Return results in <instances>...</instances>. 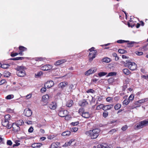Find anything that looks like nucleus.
I'll return each mask as SVG.
<instances>
[{"label": "nucleus", "mask_w": 148, "mask_h": 148, "mask_svg": "<svg viewBox=\"0 0 148 148\" xmlns=\"http://www.w3.org/2000/svg\"><path fill=\"white\" fill-rule=\"evenodd\" d=\"M101 130L99 128L94 129L87 131L85 134L92 139H95L99 136Z\"/></svg>", "instance_id": "f257e3e1"}, {"label": "nucleus", "mask_w": 148, "mask_h": 148, "mask_svg": "<svg viewBox=\"0 0 148 148\" xmlns=\"http://www.w3.org/2000/svg\"><path fill=\"white\" fill-rule=\"evenodd\" d=\"M25 68L22 66H18L16 69L17 70L16 72L17 75L19 77H23L26 75V73L24 71Z\"/></svg>", "instance_id": "f03ea898"}, {"label": "nucleus", "mask_w": 148, "mask_h": 148, "mask_svg": "<svg viewBox=\"0 0 148 148\" xmlns=\"http://www.w3.org/2000/svg\"><path fill=\"white\" fill-rule=\"evenodd\" d=\"M123 62L130 70L134 71L136 69L137 65L134 62H130L129 60H126L125 63Z\"/></svg>", "instance_id": "7ed1b4c3"}, {"label": "nucleus", "mask_w": 148, "mask_h": 148, "mask_svg": "<svg viewBox=\"0 0 148 148\" xmlns=\"http://www.w3.org/2000/svg\"><path fill=\"white\" fill-rule=\"evenodd\" d=\"M148 125V119L145 120L140 122L137 124L135 129L138 130L142 128L144 126H146Z\"/></svg>", "instance_id": "20e7f679"}, {"label": "nucleus", "mask_w": 148, "mask_h": 148, "mask_svg": "<svg viewBox=\"0 0 148 148\" xmlns=\"http://www.w3.org/2000/svg\"><path fill=\"white\" fill-rule=\"evenodd\" d=\"M12 123H10L9 121H6L5 119L3 120L2 122V125L8 129H10L12 127Z\"/></svg>", "instance_id": "39448f33"}, {"label": "nucleus", "mask_w": 148, "mask_h": 148, "mask_svg": "<svg viewBox=\"0 0 148 148\" xmlns=\"http://www.w3.org/2000/svg\"><path fill=\"white\" fill-rule=\"evenodd\" d=\"M68 112L66 110H60L59 111L58 115L61 117H65V119H66L67 116H66L68 114Z\"/></svg>", "instance_id": "423d86ee"}, {"label": "nucleus", "mask_w": 148, "mask_h": 148, "mask_svg": "<svg viewBox=\"0 0 148 148\" xmlns=\"http://www.w3.org/2000/svg\"><path fill=\"white\" fill-rule=\"evenodd\" d=\"M97 53L96 51H94L90 52L88 55L89 60L90 61H91L95 57V55Z\"/></svg>", "instance_id": "0eeeda50"}, {"label": "nucleus", "mask_w": 148, "mask_h": 148, "mask_svg": "<svg viewBox=\"0 0 148 148\" xmlns=\"http://www.w3.org/2000/svg\"><path fill=\"white\" fill-rule=\"evenodd\" d=\"M24 113L25 116L29 117L32 115V111L29 108H26L24 110Z\"/></svg>", "instance_id": "6e6552de"}, {"label": "nucleus", "mask_w": 148, "mask_h": 148, "mask_svg": "<svg viewBox=\"0 0 148 148\" xmlns=\"http://www.w3.org/2000/svg\"><path fill=\"white\" fill-rule=\"evenodd\" d=\"M12 127L13 130L15 132H17L20 130V127L19 125L15 123H13L12 124Z\"/></svg>", "instance_id": "1a4fd4ad"}, {"label": "nucleus", "mask_w": 148, "mask_h": 148, "mask_svg": "<svg viewBox=\"0 0 148 148\" xmlns=\"http://www.w3.org/2000/svg\"><path fill=\"white\" fill-rule=\"evenodd\" d=\"M96 71V68H92L85 73V75H89L90 74L94 73Z\"/></svg>", "instance_id": "9d476101"}, {"label": "nucleus", "mask_w": 148, "mask_h": 148, "mask_svg": "<svg viewBox=\"0 0 148 148\" xmlns=\"http://www.w3.org/2000/svg\"><path fill=\"white\" fill-rule=\"evenodd\" d=\"M52 66L50 64H47L41 67V69L44 71H48L51 69Z\"/></svg>", "instance_id": "9b49d317"}, {"label": "nucleus", "mask_w": 148, "mask_h": 148, "mask_svg": "<svg viewBox=\"0 0 148 148\" xmlns=\"http://www.w3.org/2000/svg\"><path fill=\"white\" fill-rule=\"evenodd\" d=\"M97 148H112L111 145H108L106 143H102L98 145Z\"/></svg>", "instance_id": "f8f14e48"}, {"label": "nucleus", "mask_w": 148, "mask_h": 148, "mask_svg": "<svg viewBox=\"0 0 148 148\" xmlns=\"http://www.w3.org/2000/svg\"><path fill=\"white\" fill-rule=\"evenodd\" d=\"M54 85V83L52 81H47L45 84V86L47 88H49Z\"/></svg>", "instance_id": "ddd939ff"}, {"label": "nucleus", "mask_w": 148, "mask_h": 148, "mask_svg": "<svg viewBox=\"0 0 148 148\" xmlns=\"http://www.w3.org/2000/svg\"><path fill=\"white\" fill-rule=\"evenodd\" d=\"M113 107V105L109 104L107 105H104V107L103 110L104 111L108 110L112 108Z\"/></svg>", "instance_id": "4468645a"}, {"label": "nucleus", "mask_w": 148, "mask_h": 148, "mask_svg": "<svg viewBox=\"0 0 148 148\" xmlns=\"http://www.w3.org/2000/svg\"><path fill=\"white\" fill-rule=\"evenodd\" d=\"M88 104V102L85 100L80 101L79 103V106L82 107H84Z\"/></svg>", "instance_id": "2eb2a0df"}, {"label": "nucleus", "mask_w": 148, "mask_h": 148, "mask_svg": "<svg viewBox=\"0 0 148 148\" xmlns=\"http://www.w3.org/2000/svg\"><path fill=\"white\" fill-rule=\"evenodd\" d=\"M66 62V60L65 59L59 60L56 61V62L54 63V64L56 66H58Z\"/></svg>", "instance_id": "dca6fc26"}, {"label": "nucleus", "mask_w": 148, "mask_h": 148, "mask_svg": "<svg viewBox=\"0 0 148 148\" xmlns=\"http://www.w3.org/2000/svg\"><path fill=\"white\" fill-rule=\"evenodd\" d=\"M49 107L51 109L55 110L56 108L57 107L56 102L54 101L52 102L51 103L49 104Z\"/></svg>", "instance_id": "f3484780"}, {"label": "nucleus", "mask_w": 148, "mask_h": 148, "mask_svg": "<svg viewBox=\"0 0 148 148\" xmlns=\"http://www.w3.org/2000/svg\"><path fill=\"white\" fill-rule=\"evenodd\" d=\"M42 145L40 143H34L32 145V147L34 148H39Z\"/></svg>", "instance_id": "a211bd4d"}, {"label": "nucleus", "mask_w": 148, "mask_h": 148, "mask_svg": "<svg viewBox=\"0 0 148 148\" xmlns=\"http://www.w3.org/2000/svg\"><path fill=\"white\" fill-rule=\"evenodd\" d=\"M73 104V101L72 100H68L66 103V106L68 107H71Z\"/></svg>", "instance_id": "6ab92c4d"}, {"label": "nucleus", "mask_w": 148, "mask_h": 148, "mask_svg": "<svg viewBox=\"0 0 148 148\" xmlns=\"http://www.w3.org/2000/svg\"><path fill=\"white\" fill-rule=\"evenodd\" d=\"M68 84V83L66 82H62L60 83L59 84V87L63 88L66 86Z\"/></svg>", "instance_id": "aec40b11"}, {"label": "nucleus", "mask_w": 148, "mask_h": 148, "mask_svg": "<svg viewBox=\"0 0 148 148\" xmlns=\"http://www.w3.org/2000/svg\"><path fill=\"white\" fill-rule=\"evenodd\" d=\"M82 116L84 118H88L90 117V114L88 112H84L82 114Z\"/></svg>", "instance_id": "412c9836"}, {"label": "nucleus", "mask_w": 148, "mask_h": 148, "mask_svg": "<svg viewBox=\"0 0 148 148\" xmlns=\"http://www.w3.org/2000/svg\"><path fill=\"white\" fill-rule=\"evenodd\" d=\"M49 97L48 95H44L42 97V101L45 102H47L49 99Z\"/></svg>", "instance_id": "4be33fe9"}, {"label": "nucleus", "mask_w": 148, "mask_h": 148, "mask_svg": "<svg viewBox=\"0 0 148 148\" xmlns=\"http://www.w3.org/2000/svg\"><path fill=\"white\" fill-rule=\"evenodd\" d=\"M136 42L134 41H131L127 43V47H132L133 46V45L136 44Z\"/></svg>", "instance_id": "5701e85b"}, {"label": "nucleus", "mask_w": 148, "mask_h": 148, "mask_svg": "<svg viewBox=\"0 0 148 148\" xmlns=\"http://www.w3.org/2000/svg\"><path fill=\"white\" fill-rule=\"evenodd\" d=\"M123 73L126 75H128L130 74V71L127 69H124L123 70Z\"/></svg>", "instance_id": "b1692460"}, {"label": "nucleus", "mask_w": 148, "mask_h": 148, "mask_svg": "<svg viewBox=\"0 0 148 148\" xmlns=\"http://www.w3.org/2000/svg\"><path fill=\"white\" fill-rule=\"evenodd\" d=\"M70 134L71 132L70 131H67L63 132L62 134V135L63 136H68Z\"/></svg>", "instance_id": "393cba45"}, {"label": "nucleus", "mask_w": 148, "mask_h": 148, "mask_svg": "<svg viewBox=\"0 0 148 148\" xmlns=\"http://www.w3.org/2000/svg\"><path fill=\"white\" fill-rule=\"evenodd\" d=\"M16 123L19 126H21L24 124V122L23 120H20L17 121Z\"/></svg>", "instance_id": "a878e982"}, {"label": "nucleus", "mask_w": 148, "mask_h": 148, "mask_svg": "<svg viewBox=\"0 0 148 148\" xmlns=\"http://www.w3.org/2000/svg\"><path fill=\"white\" fill-rule=\"evenodd\" d=\"M111 59L108 58H105L102 59L103 62L106 63L109 62L111 61Z\"/></svg>", "instance_id": "bb28decb"}, {"label": "nucleus", "mask_w": 148, "mask_h": 148, "mask_svg": "<svg viewBox=\"0 0 148 148\" xmlns=\"http://www.w3.org/2000/svg\"><path fill=\"white\" fill-rule=\"evenodd\" d=\"M121 107V104L118 103L114 106V108L115 110H117L119 109Z\"/></svg>", "instance_id": "cd10ccee"}, {"label": "nucleus", "mask_w": 148, "mask_h": 148, "mask_svg": "<svg viewBox=\"0 0 148 148\" xmlns=\"http://www.w3.org/2000/svg\"><path fill=\"white\" fill-rule=\"evenodd\" d=\"M10 66V65L9 64H1V68L4 69H6L8 68Z\"/></svg>", "instance_id": "c85d7f7f"}, {"label": "nucleus", "mask_w": 148, "mask_h": 148, "mask_svg": "<svg viewBox=\"0 0 148 148\" xmlns=\"http://www.w3.org/2000/svg\"><path fill=\"white\" fill-rule=\"evenodd\" d=\"M10 73L8 71H5L4 73V76L5 77H9L10 75Z\"/></svg>", "instance_id": "c756f323"}, {"label": "nucleus", "mask_w": 148, "mask_h": 148, "mask_svg": "<svg viewBox=\"0 0 148 148\" xmlns=\"http://www.w3.org/2000/svg\"><path fill=\"white\" fill-rule=\"evenodd\" d=\"M11 117V116L9 114L6 115L4 116V119L5 120L8 121L10 120V118Z\"/></svg>", "instance_id": "7c9ffc66"}, {"label": "nucleus", "mask_w": 148, "mask_h": 148, "mask_svg": "<svg viewBox=\"0 0 148 148\" xmlns=\"http://www.w3.org/2000/svg\"><path fill=\"white\" fill-rule=\"evenodd\" d=\"M103 107H104V105L103 104H100V105L97 106V107L96 108V110H99L101 109H102L103 110Z\"/></svg>", "instance_id": "2f4dec72"}, {"label": "nucleus", "mask_w": 148, "mask_h": 148, "mask_svg": "<svg viewBox=\"0 0 148 148\" xmlns=\"http://www.w3.org/2000/svg\"><path fill=\"white\" fill-rule=\"evenodd\" d=\"M107 73L105 72H100L98 73V75L100 77H101L106 75Z\"/></svg>", "instance_id": "473e14b6"}, {"label": "nucleus", "mask_w": 148, "mask_h": 148, "mask_svg": "<svg viewBox=\"0 0 148 148\" xmlns=\"http://www.w3.org/2000/svg\"><path fill=\"white\" fill-rule=\"evenodd\" d=\"M14 96L13 95H10L7 96L5 98L7 99H10L14 98Z\"/></svg>", "instance_id": "72a5a7b5"}, {"label": "nucleus", "mask_w": 148, "mask_h": 148, "mask_svg": "<svg viewBox=\"0 0 148 148\" xmlns=\"http://www.w3.org/2000/svg\"><path fill=\"white\" fill-rule=\"evenodd\" d=\"M72 142V141L70 140L69 142L66 143L64 145H63V147H67L68 145H70L71 144Z\"/></svg>", "instance_id": "f704fd0d"}, {"label": "nucleus", "mask_w": 148, "mask_h": 148, "mask_svg": "<svg viewBox=\"0 0 148 148\" xmlns=\"http://www.w3.org/2000/svg\"><path fill=\"white\" fill-rule=\"evenodd\" d=\"M118 51L119 53L121 54L126 53H127V51L126 50L123 49H119Z\"/></svg>", "instance_id": "c9c22d12"}, {"label": "nucleus", "mask_w": 148, "mask_h": 148, "mask_svg": "<svg viewBox=\"0 0 148 148\" xmlns=\"http://www.w3.org/2000/svg\"><path fill=\"white\" fill-rule=\"evenodd\" d=\"M19 49L21 51H24L27 50V49L22 46H20L19 47Z\"/></svg>", "instance_id": "e433bc0d"}, {"label": "nucleus", "mask_w": 148, "mask_h": 148, "mask_svg": "<svg viewBox=\"0 0 148 148\" xmlns=\"http://www.w3.org/2000/svg\"><path fill=\"white\" fill-rule=\"evenodd\" d=\"M84 112V109L83 108H80L78 112L81 116Z\"/></svg>", "instance_id": "4c0bfd02"}, {"label": "nucleus", "mask_w": 148, "mask_h": 148, "mask_svg": "<svg viewBox=\"0 0 148 148\" xmlns=\"http://www.w3.org/2000/svg\"><path fill=\"white\" fill-rule=\"evenodd\" d=\"M116 75V73L115 72H110L108 74V76H115Z\"/></svg>", "instance_id": "58836bf2"}, {"label": "nucleus", "mask_w": 148, "mask_h": 148, "mask_svg": "<svg viewBox=\"0 0 148 148\" xmlns=\"http://www.w3.org/2000/svg\"><path fill=\"white\" fill-rule=\"evenodd\" d=\"M129 102L130 100L128 99H125L123 102V105H127Z\"/></svg>", "instance_id": "ea45409f"}, {"label": "nucleus", "mask_w": 148, "mask_h": 148, "mask_svg": "<svg viewBox=\"0 0 148 148\" xmlns=\"http://www.w3.org/2000/svg\"><path fill=\"white\" fill-rule=\"evenodd\" d=\"M129 42V41H127V40H117V42L118 43L121 44V43H123L125 42Z\"/></svg>", "instance_id": "a19ab883"}, {"label": "nucleus", "mask_w": 148, "mask_h": 148, "mask_svg": "<svg viewBox=\"0 0 148 148\" xmlns=\"http://www.w3.org/2000/svg\"><path fill=\"white\" fill-rule=\"evenodd\" d=\"M42 74V71H40L38 72L36 74H35V77H37L41 76Z\"/></svg>", "instance_id": "79ce46f5"}, {"label": "nucleus", "mask_w": 148, "mask_h": 148, "mask_svg": "<svg viewBox=\"0 0 148 148\" xmlns=\"http://www.w3.org/2000/svg\"><path fill=\"white\" fill-rule=\"evenodd\" d=\"M108 112L106 111H104L103 113V116L104 117L106 118L108 116Z\"/></svg>", "instance_id": "37998d69"}, {"label": "nucleus", "mask_w": 148, "mask_h": 148, "mask_svg": "<svg viewBox=\"0 0 148 148\" xmlns=\"http://www.w3.org/2000/svg\"><path fill=\"white\" fill-rule=\"evenodd\" d=\"M135 53L138 56H141L142 55L143 53V52H139L138 51H136L135 52Z\"/></svg>", "instance_id": "c03bdc74"}, {"label": "nucleus", "mask_w": 148, "mask_h": 148, "mask_svg": "<svg viewBox=\"0 0 148 148\" xmlns=\"http://www.w3.org/2000/svg\"><path fill=\"white\" fill-rule=\"evenodd\" d=\"M75 85H73L72 84H71L69 87V88L71 90L72 89H74L75 88Z\"/></svg>", "instance_id": "a18cd8bd"}, {"label": "nucleus", "mask_w": 148, "mask_h": 148, "mask_svg": "<svg viewBox=\"0 0 148 148\" xmlns=\"http://www.w3.org/2000/svg\"><path fill=\"white\" fill-rule=\"evenodd\" d=\"M57 146L54 143H53L51 145V148H57Z\"/></svg>", "instance_id": "49530a36"}, {"label": "nucleus", "mask_w": 148, "mask_h": 148, "mask_svg": "<svg viewBox=\"0 0 148 148\" xmlns=\"http://www.w3.org/2000/svg\"><path fill=\"white\" fill-rule=\"evenodd\" d=\"M127 125H125L121 128V129L123 131H125L127 129Z\"/></svg>", "instance_id": "de8ad7c7"}, {"label": "nucleus", "mask_w": 148, "mask_h": 148, "mask_svg": "<svg viewBox=\"0 0 148 148\" xmlns=\"http://www.w3.org/2000/svg\"><path fill=\"white\" fill-rule=\"evenodd\" d=\"M78 128L76 127H73L71 130V131L73 132H76L78 130Z\"/></svg>", "instance_id": "09e8293b"}, {"label": "nucleus", "mask_w": 148, "mask_h": 148, "mask_svg": "<svg viewBox=\"0 0 148 148\" xmlns=\"http://www.w3.org/2000/svg\"><path fill=\"white\" fill-rule=\"evenodd\" d=\"M116 130L115 129H112V130H110L109 132V133L110 134H113L114 132H115L116 131Z\"/></svg>", "instance_id": "8fccbe9b"}, {"label": "nucleus", "mask_w": 148, "mask_h": 148, "mask_svg": "<svg viewBox=\"0 0 148 148\" xmlns=\"http://www.w3.org/2000/svg\"><path fill=\"white\" fill-rule=\"evenodd\" d=\"M106 101L108 102H110L112 100V98L110 97H108L106 99Z\"/></svg>", "instance_id": "3c124183"}, {"label": "nucleus", "mask_w": 148, "mask_h": 148, "mask_svg": "<svg viewBox=\"0 0 148 148\" xmlns=\"http://www.w3.org/2000/svg\"><path fill=\"white\" fill-rule=\"evenodd\" d=\"M87 93H94L95 92V91L94 90L90 89H89L87 91Z\"/></svg>", "instance_id": "603ef678"}, {"label": "nucleus", "mask_w": 148, "mask_h": 148, "mask_svg": "<svg viewBox=\"0 0 148 148\" xmlns=\"http://www.w3.org/2000/svg\"><path fill=\"white\" fill-rule=\"evenodd\" d=\"M7 144L8 145H11L12 144V142L11 140H8L7 142Z\"/></svg>", "instance_id": "864d4df0"}, {"label": "nucleus", "mask_w": 148, "mask_h": 148, "mask_svg": "<svg viewBox=\"0 0 148 148\" xmlns=\"http://www.w3.org/2000/svg\"><path fill=\"white\" fill-rule=\"evenodd\" d=\"M33 130L34 129L33 127L32 126H31L29 128L28 131L29 133H32L33 132Z\"/></svg>", "instance_id": "5fc2aeb1"}, {"label": "nucleus", "mask_w": 148, "mask_h": 148, "mask_svg": "<svg viewBox=\"0 0 148 148\" xmlns=\"http://www.w3.org/2000/svg\"><path fill=\"white\" fill-rule=\"evenodd\" d=\"M134 97V96L133 95H131L129 97L128 99L130 101H132L133 100Z\"/></svg>", "instance_id": "6e6d98bb"}, {"label": "nucleus", "mask_w": 148, "mask_h": 148, "mask_svg": "<svg viewBox=\"0 0 148 148\" xmlns=\"http://www.w3.org/2000/svg\"><path fill=\"white\" fill-rule=\"evenodd\" d=\"M45 87V88L43 87L42 88L41 90H40V91L41 92H45L46 90V89Z\"/></svg>", "instance_id": "4d7b16f0"}, {"label": "nucleus", "mask_w": 148, "mask_h": 148, "mask_svg": "<svg viewBox=\"0 0 148 148\" xmlns=\"http://www.w3.org/2000/svg\"><path fill=\"white\" fill-rule=\"evenodd\" d=\"M79 124V122L77 121L75 122H72L71 123L72 125L75 126Z\"/></svg>", "instance_id": "13d9d810"}, {"label": "nucleus", "mask_w": 148, "mask_h": 148, "mask_svg": "<svg viewBox=\"0 0 148 148\" xmlns=\"http://www.w3.org/2000/svg\"><path fill=\"white\" fill-rule=\"evenodd\" d=\"M18 54L16 53H11V56L12 57H14L15 56L17 55Z\"/></svg>", "instance_id": "bf43d9fd"}, {"label": "nucleus", "mask_w": 148, "mask_h": 148, "mask_svg": "<svg viewBox=\"0 0 148 148\" xmlns=\"http://www.w3.org/2000/svg\"><path fill=\"white\" fill-rule=\"evenodd\" d=\"M44 60V59L42 58H38L36 59V60L38 61H42Z\"/></svg>", "instance_id": "052dcab7"}, {"label": "nucleus", "mask_w": 148, "mask_h": 148, "mask_svg": "<svg viewBox=\"0 0 148 148\" xmlns=\"http://www.w3.org/2000/svg\"><path fill=\"white\" fill-rule=\"evenodd\" d=\"M137 102H139V103H144L143 99H141V100H140L138 101H137Z\"/></svg>", "instance_id": "680f3d73"}, {"label": "nucleus", "mask_w": 148, "mask_h": 148, "mask_svg": "<svg viewBox=\"0 0 148 148\" xmlns=\"http://www.w3.org/2000/svg\"><path fill=\"white\" fill-rule=\"evenodd\" d=\"M6 82V81L4 79H2L0 82V85H2Z\"/></svg>", "instance_id": "e2e57ef3"}, {"label": "nucleus", "mask_w": 148, "mask_h": 148, "mask_svg": "<svg viewBox=\"0 0 148 148\" xmlns=\"http://www.w3.org/2000/svg\"><path fill=\"white\" fill-rule=\"evenodd\" d=\"M98 97V99H97V101H101L102 99V97L101 96H100V97Z\"/></svg>", "instance_id": "0e129e2a"}, {"label": "nucleus", "mask_w": 148, "mask_h": 148, "mask_svg": "<svg viewBox=\"0 0 148 148\" xmlns=\"http://www.w3.org/2000/svg\"><path fill=\"white\" fill-rule=\"evenodd\" d=\"M95 48L94 47H92L91 48L89 49V50L90 51V52H92L94 51H95L94 50Z\"/></svg>", "instance_id": "69168bd1"}, {"label": "nucleus", "mask_w": 148, "mask_h": 148, "mask_svg": "<svg viewBox=\"0 0 148 148\" xmlns=\"http://www.w3.org/2000/svg\"><path fill=\"white\" fill-rule=\"evenodd\" d=\"M9 60H18V57L15 58H11Z\"/></svg>", "instance_id": "338daca9"}, {"label": "nucleus", "mask_w": 148, "mask_h": 148, "mask_svg": "<svg viewBox=\"0 0 148 148\" xmlns=\"http://www.w3.org/2000/svg\"><path fill=\"white\" fill-rule=\"evenodd\" d=\"M114 99L116 101H117L119 99V97H118L116 96L114 97Z\"/></svg>", "instance_id": "774afa93"}]
</instances>
